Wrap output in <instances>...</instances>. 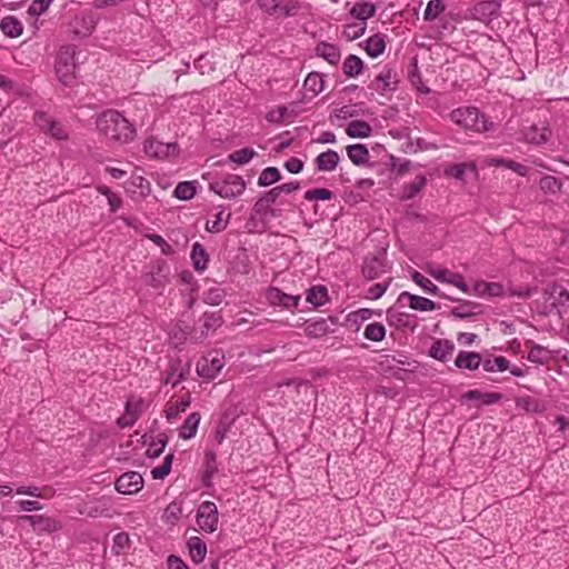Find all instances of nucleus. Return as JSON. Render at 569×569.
<instances>
[{"label": "nucleus", "instance_id": "1", "mask_svg": "<svg viewBox=\"0 0 569 569\" xmlns=\"http://www.w3.org/2000/svg\"><path fill=\"white\" fill-rule=\"evenodd\" d=\"M97 128L110 140L127 143L134 137L133 126L118 111H103L97 119Z\"/></svg>", "mask_w": 569, "mask_h": 569}, {"label": "nucleus", "instance_id": "2", "mask_svg": "<svg viewBox=\"0 0 569 569\" xmlns=\"http://www.w3.org/2000/svg\"><path fill=\"white\" fill-rule=\"evenodd\" d=\"M450 120L457 126L478 133L493 129V123L476 107H460L449 114Z\"/></svg>", "mask_w": 569, "mask_h": 569}, {"label": "nucleus", "instance_id": "3", "mask_svg": "<svg viewBox=\"0 0 569 569\" xmlns=\"http://www.w3.org/2000/svg\"><path fill=\"white\" fill-rule=\"evenodd\" d=\"M76 51L74 44H64L60 47L56 57V74L59 81L68 87L73 86L76 81Z\"/></svg>", "mask_w": 569, "mask_h": 569}, {"label": "nucleus", "instance_id": "4", "mask_svg": "<svg viewBox=\"0 0 569 569\" xmlns=\"http://www.w3.org/2000/svg\"><path fill=\"white\" fill-rule=\"evenodd\" d=\"M247 188L246 181L239 174L228 173L209 184V189L224 199H233L241 196Z\"/></svg>", "mask_w": 569, "mask_h": 569}, {"label": "nucleus", "instance_id": "5", "mask_svg": "<svg viewBox=\"0 0 569 569\" xmlns=\"http://www.w3.org/2000/svg\"><path fill=\"white\" fill-rule=\"evenodd\" d=\"M218 508L212 501H203L197 510V525L206 532H213L218 527Z\"/></svg>", "mask_w": 569, "mask_h": 569}, {"label": "nucleus", "instance_id": "6", "mask_svg": "<svg viewBox=\"0 0 569 569\" xmlns=\"http://www.w3.org/2000/svg\"><path fill=\"white\" fill-rule=\"evenodd\" d=\"M170 267L166 260L153 261L144 274V282L153 288H161L169 281Z\"/></svg>", "mask_w": 569, "mask_h": 569}, {"label": "nucleus", "instance_id": "7", "mask_svg": "<svg viewBox=\"0 0 569 569\" xmlns=\"http://www.w3.org/2000/svg\"><path fill=\"white\" fill-rule=\"evenodd\" d=\"M143 399L141 397L130 396L124 406V415L117 419L120 428L132 427L143 412Z\"/></svg>", "mask_w": 569, "mask_h": 569}, {"label": "nucleus", "instance_id": "8", "mask_svg": "<svg viewBox=\"0 0 569 569\" xmlns=\"http://www.w3.org/2000/svg\"><path fill=\"white\" fill-rule=\"evenodd\" d=\"M389 267L386 261V250L383 249L379 254L367 257L362 264V276L367 280H375L381 274L388 272Z\"/></svg>", "mask_w": 569, "mask_h": 569}, {"label": "nucleus", "instance_id": "9", "mask_svg": "<svg viewBox=\"0 0 569 569\" xmlns=\"http://www.w3.org/2000/svg\"><path fill=\"white\" fill-rule=\"evenodd\" d=\"M266 299L273 307L292 310L298 307L301 297L299 295H288L277 287H270L267 289Z\"/></svg>", "mask_w": 569, "mask_h": 569}, {"label": "nucleus", "instance_id": "10", "mask_svg": "<svg viewBox=\"0 0 569 569\" xmlns=\"http://www.w3.org/2000/svg\"><path fill=\"white\" fill-rule=\"evenodd\" d=\"M146 154L152 158H168L178 154L179 148L177 143H164L156 138H149L143 143Z\"/></svg>", "mask_w": 569, "mask_h": 569}, {"label": "nucleus", "instance_id": "11", "mask_svg": "<svg viewBox=\"0 0 569 569\" xmlns=\"http://www.w3.org/2000/svg\"><path fill=\"white\" fill-rule=\"evenodd\" d=\"M143 487V478L139 472L130 471L121 475L116 481V490L122 495H132Z\"/></svg>", "mask_w": 569, "mask_h": 569}, {"label": "nucleus", "instance_id": "12", "mask_svg": "<svg viewBox=\"0 0 569 569\" xmlns=\"http://www.w3.org/2000/svg\"><path fill=\"white\" fill-rule=\"evenodd\" d=\"M223 358L218 353L202 357L197 362V373L204 379H213L223 367Z\"/></svg>", "mask_w": 569, "mask_h": 569}, {"label": "nucleus", "instance_id": "13", "mask_svg": "<svg viewBox=\"0 0 569 569\" xmlns=\"http://www.w3.org/2000/svg\"><path fill=\"white\" fill-rule=\"evenodd\" d=\"M70 32L80 38L89 37L96 29V20L92 14L80 13L69 23Z\"/></svg>", "mask_w": 569, "mask_h": 569}, {"label": "nucleus", "instance_id": "14", "mask_svg": "<svg viewBox=\"0 0 569 569\" xmlns=\"http://www.w3.org/2000/svg\"><path fill=\"white\" fill-rule=\"evenodd\" d=\"M429 274L436 280L445 283L452 284L465 293H470V287L465 282L462 274L452 272L449 269H430Z\"/></svg>", "mask_w": 569, "mask_h": 569}, {"label": "nucleus", "instance_id": "15", "mask_svg": "<svg viewBox=\"0 0 569 569\" xmlns=\"http://www.w3.org/2000/svg\"><path fill=\"white\" fill-rule=\"evenodd\" d=\"M402 308L395 306L390 307L387 310V319L390 325H395L397 327L411 328L415 329L417 327V317L410 313H407L401 310Z\"/></svg>", "mask_w": 569, "mask_h": 569}, {"label": "nucleus", "instance_id": "16", "mask_svg": "<svg viewBox=\"0 0 569 569\" xmlns=\"http://www.w3.org/2000/svg\"><path fill=\"white\" fill-rule=\"evenodd\" d=\"M445 174L452 177L461 182H467L469 177L477 178L478 170L476 163L470 161L448 166L445 169Z\"/></svg>", "mask_w": 569, "mask_h": 569}, {"label": "nucleus", "instance_id": "17", "mask_svg": "<svg viewBox=\"0 0 569 569\" xmlns=\"http://www.w3.org/2000/svg\"><path fill=\"white\" fill-rule=\"evenodd\" d=\"M20 519L29 522L38 531L54 532L61 529V523L58 520L43 515L23 516Z\"/></svg>", "mask_w": 569, "mask_h": 569}, {"label": "nucleus", "instance_id": "18", "mask_svg": "<svg viewBox=\"0 0 569 569\" xmlns=\"http://www.w3.org/2000/svg\"><path fill=\"white\" fill-rule=\"evenodd\" d=\"M279 194L274 188L266 191L253 204L252 212L260 218L267 217L268 214L274 216L271 204L274 203Z\"/></svg>", "mask_w": 569, "mask_h": 569}, {"label": "nucleus", "instance_id": "19", "mask_svg": "<svg viewBox=\"0 0 569 569\" xmlns=\"http://www.w3.org/2000/svg\"><path fill=\"white\" fill-rule=\"evenodd\" d=\"M427 182V174L423 172L417 173L415 179L406 182L402 186L401 193L399 196L400 200H411L418 197L422 190L425 189Z\"/></svg>", "mask_w": 569, "mask_h": 569}, {"label": "nucleus", "instance_id": "20", "mask_svg": "<svg viewBox=\"0 0 569 569\" xmlns=\"http://www.w3.org/2000/svg\"><path fill=\"white\" fill-rule=\"evenodd\" d=\"M550 137V130L546 126L532 124L527 128L523 132V138L527 142L533 144H542L548 141Z\"/></svg>", "mask_w": 569, "mask_h": 569}, {"label": "nucleus", "instance_id": "21", "mask_svg": "<svg viewBox=\"0 0 569 569\" xmlns=\"http://www.w3.org/2000/svg\"><path fill=\"white\" fill-rule=\"evenodd\" d=\"M397 305L400 308L409 307L412 310L426 311L427 298L403 291L399 295Z\"/></svg>", "mask_w": 569, "mask_h": 569}, {"label": "nucleus", "instance_id": "22", "mask_svg": "<svg viewBox=\"0 0 569 569\" xmlns=\"http://www.w3.org/2000/svg\"><path fill=\"white\" fill-rule=\"evenodd\" d=\"M482 363L478 352L460 351L455 359V365L459 369L476 370Z\"/></svg>", "mask_w": 569, "mask_h": 569}, {"label": "nucleus", "instance_id": "23", "mask_svg": "<svg viewBox=\"0 0 569 569\" xmlns=\"http://www.w3.org/2000/svg\"><path fill=\"white\" fill-rule=\"evenodd\" d=\"M339 160V153L336 150L328 149L316 158L315 163L319 171H332L337 168Z\"/></svg>", "mask_w": 569, "mask_h": 569}, {"label": "nucleus", "instance_id": "24", "mask_svg": "<svg viewBox=\"0 0 569 569\" xmlns=\"http://www.w3.org/2000/svg\"><path fill=\"white\" fill-rule=\"evenodd\" d=\"M455 349L453 342L449 340H436L429 348V357L446 361L451 357Z\"/></svg>", "mask_w": 569, "mask_h": 569}, {"label": "nucleus", "instance_id": "25", "mask_svg": "<svg viewBox=\"0 0 569 569\" xmlns=\"http://www.w3.org/2000/svg\"><path fill=\"white\" fill-rule=\"evenodd\" d=\"M376 82L378 83V90H395L398 83L397 73L392 68L385 67L376 77Z\"/></svg>", "mask_w": 569, "mask_h": 569}, {"label": "nucleus", "instance_id": "26", "mask_svg": "<svg viewBox=\"0 0 569 569\" xmlns=\"http://www.w3.org/2000/svg\"><path fill=\"white\" fill-rule=\"evenodd\" d=\"M190 557L194 563H200L204 560L207 555V546L204 541L197 537H190L187 541Z\"/></svg>", "mask_w": 569, "mask_h": 569}, {"label": "nucleus", "instance_id": "27", "mask_svg": "<svg viewBox=\"0 0 569 569\" xmlns=\"http://www.w3.org/2000/svg\"><path fill=\"white\" fill-rule=\"evenodd\" d=\"M348 158L356 166H363L369 162V150L365 144L356 143L347 147Z\"/></svg>", "mask_w": 569, "mask_h": 569}, {"label": "nucleus", "instance_id": "28", "mask_svg": "<svg viewBox=\"0 0 569 569\" xmlns=\"http://www.w3.org/2000/svg\"><path fill=\"white\" fill-rule=\"evenodd\" d=\"M212 220L207 221L206 229L209 232L218 233L227 228L229 220L231 218V213L226 212L224 209H220L212 216Z\"/></svg>", "mask_w": 569, "mask_h": 569}, {"label": "nucleus", "instance_id": "29", "mask_svg": "<svg viewBox=\"0 0 569 569\" xmlns=\"http://www.w3.org/2000/svg\"><path fill=\"white\" fill-rule=\"evenodd\" d=\"M379 363H380L382 370H385V371L393 370V373L396 376H398L399 378H401L399 376V371H401V372L407 371V369H402L400 367V365H402V366L409 365V362L407 361V357L403 355H399V357L390 356V355L383 356Z\"/></svg>", "mask_w": 569, "mask_h": 569}, {"label": "nucleus", "instance_id": "30", "mask_svg": "<svg viewBox=\"0 0 569 569\" xmlns=\"http://www.w3.org/2000/svg\"><path fill=\"white\" fill-rule=\"evenodd\" d=\"M200 419L201 417L199 412L190 413L179 429V437L182 439L193 438L197 433Z\"/></svg>", "mask_w": 569, "mask_h": 569}, {"label": "nucleus", "instance_id": "31", "mask_svg": "<svg viewBox=\"0 0 569 569\" xmlns=\"http://www.w3.org/2000/svg\"><path fill=\"white\" fill-rule=\"evenodd\" d=\"M202 322L201 336H207L209 331H214L223 323L220 312H204L199 319Z\"/></svg>", "mask_w": 569, "mask_h": 569}, {"label": "nucleus", "instance_id": "32", "mask_svg": "<svg viewBox=\"0 0 569 569\" xmlns=\"http://www.w3.org/2000/svg\"><path fill=\"white\" fill-rule=\"evenodd\" d=\"M191 259H192L193 268L197 271L202 272L207 269V266L209 262V256L201 243L194 242L192 244Z\"/></svg>", "mask_w": 569, "mask_h": 569}, {"label": "nucleus", "instance_id": "33", "mask_svg": "<svg viewBox=\"0 0 569 569\" xmlns=\"http://www.w3.org/2000/svg\"><path fill=\"white\" fill-rule=\"evenodd\" d=\"M204 472L202 482L204 486H210L213 476L218 471L217 455L213 450H207L204 453Z\"/></svg>", "mask_w": 569, "mask_h": 569}, {"label": "nucleus", "instance_id": "34", "mask_svg": "<svg viewBox=\"0 0 569 569\" xmlns=\"http://www.w3.org/2000/svg\"><path fill=\"white\" fill-rule=\"evenodd\" d=\"M488 164L492 167H506L521 177H526L529 173V169L526 166L511 159L490 158Z\"/></svg>", "mask_w": 569, "mask_h": 569}, {"label": "nucleus", "instance_id": "35", "mask_svg": "<svg viewBox=\"0 0 569 569\" xmlns=\"http://www.w3.org/2000/svg\"><path fill=\"white\" fill-rule=\"evenodd\" d=\"M350 14L361 20L362 22H366L367 19L373 17L376 14V6L372 2L369 1H361L357 2L351 9Z\"/></svg>", "mask_w": 569, "mask_h": 569}, {"label": "nucleus", "instance_id": "36", "mask_svg": "<svg viewBox=\"0 0 569 569\" xmlns=\"http://www.w3.org/2000/svg\"><path fill=\"white\" fill-rule=\"evenodd\" d=\"M316 53L327 60L330 64H337L340 60L339 49L331 43L320 42L316 47Z\"/></svg>", "mask_w": 569, "mask_h": 569}, {"label": "nucleus", "instance_id": "37", "mask_svg": "<svg viewBox=\"0 0 569 569\" xmlns=\"http://www.w3.org/2000/svg\"><path fill=\"white\" fill-rule=\"evenodd\" d=\"M371 131V126L363 120H353L346 128V133L350 138H367Z\"/></svg>", "mask_w": 569, "mask_h": 569}, {"label": "nucleus", "instance_id": "38", "mask_svg": "<svg viewBox=\"0 0 569 569\" xmlns=\"http://www.w3.org/2000/svg\"><path fill=\"white\" fill-rule=\"evenodd\" d=\"M1 31L10 38L19 37L23 31L22 23L14 17H4L0 22Z\"/></svg>", "mask_w": 569, "mask_h": 569}, {"label": "nucleus", "instance_id": "39", "mask_svg": "<svg viewBox=\"0 0 569 569\" xmlns=\"http://www.w3.org/2000/svg\"><path fill=\"white\" fill-rule=\"evenodd\" d=\"M306 300L315 307L323 306L328 301V290L325 286H313L307 290Z\"/></svg>", "mask_w": 569, "mask_h": 569}, {"label": "nucleus", "instance_id": "40", "mask_svg": "<svg viewBox=\"0 0 569 569\" xmlns=\"http://www.w3.org/2000/svg\"><path fill=\"white\" fill-rule=\"evenodd\" d=\"M446 7L445 0H429V38L439 37L440 32L432 33L435 24H431V22H433L435 19L445 11Z\"/></svg>", "mask_w": 569, "mask_h": 569}, {"label": "nucleus", "instance_id": "41", "mask_svg": "<svg viewBox=\"0 0 569 569\" xmlns=\"http://www.w3.org/2000/svg\"><path fill=\"white\" fill-rule=\"evenodd\" d=\"M363 61L356 54L348 56L342 64L343 73L350 78H355L361 73Z\"/></svg>", "mask_w": 569, "mask_h": 569}, {"label": "nucleus", "instance_id": "42", "mask_svg": "<svg viewBox=\"0 0 569 569\" xmlns=\"http://www.w3.org/2000/svg\"><path fill=\"white\" fill-rule=\"evenodd\" d=\"M385 37L380 33L371 36L366 41V51L372 58H377L378 56H380L385 51Z\"/></svg>", "mask_w": 569, "mask_h": 569}, {"label": "nucleus", "instance_id": "43", "mask_svg": "<svg viewBox=\"0 0 569 569\" xmlns=\"http://www.w3.org/2000/svg\"><path fill=\"white\" fill-rule=\"evenodd\" d=\"M408 78L410 83L421 93H427V87L422 81L421 72L418 69L417 59L412 58L410 68L408 71Z\"/></svg>", "mask_w": 569, "mask_h": 569}, {"label": "nucleus", "instance_id": "44", "mask_svg": "<svg viewBox=\"0 0 569 569\" xmlns=\"http://www.w3.org/2000/svg\"><path fill=\"white\" fill-rule=\"evenodd\" d=\"M323 79L317 72H311L307 76L303 82V88L306 91L310 92L312 96H317L323 90Z\"/></svg>", "mask_w": 569, "mask_h": 569}, {"label": "nucleus", "instance_id": "45", "mask_svg": "<svg viewBox=\"0 0 569 569\" xmlns=\"http://www.w3.org/2000/svg\"><path fill=\"white\" fill-rule=\"evenodd\" d=\"M330 331H331L330 326L328 323V320H326V319H319L313 322H309L306 327L307 335L309 337H315V338L323 337Z\"/></svg>", "mask_w": 569, "mask_h": 569}, {"label": "nucleus", "instance_id": "46", "mask_svg": "<svg viewBox=\"0 0 569 569\" xmlns=\"http://www.w3.org/2000/svg\"><path fill=\"white\" fill-rule=\"evenodd\" d=\"M281 179V173L276 167L263 169L258 178L259 187H269Z\"/></svg>", "mask_w": 569, "mask_h": 569}, {"label": "nucleus", "instance_id": "47", "mask_svg": "<svg viewBox=\"0 0 569 569\" xmlns=\"http://www.w3.org/2000/svg\"><path fill=\"white\" fill-rule=\"evenodd\" d=\"M483 370L487 372L506 371L509 369V360L503 356L487 359L482 362Z\"/></svg>", "mask_w": 569, "mask_h": 569}, {"label": "nucleus", "instance_id": "48", "mask_svg": "<svg viewBox=\"0 0 569 569\" xmlns=\"http://www.w3.org/2000/svg\"><path fill=\"white\" fill-rule=\"evenodd\" d=\"M257 156L252 148H242L231 152L228 160L237 164H246Z\"/></svg>", "mask_w": 569, "mask_h": 569}, {"label": "nucleus", "instance_id": "49", "mask_svg": "<svg viewBox=\"0 0 569 569\" xmlns=\"http://www.w3.org/2000/svg\"><path fill=\"white\" fill-rule=\"evenodd\" d=\"M176 198L180 200H190L196 194V186L193 181L179 182L173 191Z\"/></svg>", "mask_w": 569, "mask_h": 569}, {"label": "nucleus", "instance_id": "50", "mask_svg": "<svg viewBox=\"0 0 569 569\" xmlns=\"http://www.w3.org/2000/svg\"><path fill=\"white\" fill-rule=\"evenodd\" d=\"M539 187L546 193L556 194L561 190L562 182L553 176H543L539 181Z\"/></svg>", "mask_w": 569, "mask_h": 569}, {"label": "nucleus", "instance_id": "51", "mask_svg": "<svg viewBox=\"0 0 569 569\" xmlns=\"http://www.w3.org/2000/svg\"><path fill=\"white\" fill-rule=\"evenodd\" d=\"M385 326L379 322L369 323L363 331L365 338L371 341H381L385 338Z\"/></svg>", "mask_w": 569, "mask_h": 569}, {"label": "nucleus", "instance_id": "52", "mask_svg": "<svg viewBox=\"0 0 569 569\" xmlns=\"http://www.w3.org/2000/svg\"><path fill=\"white\" fill-rule=\"evenodd\" d=\"M480 306L472 301H465L452 309V315L458 318H468L477 313Z\"/></svg>", "mask_w": 569, "mask_h": 569}, {"label": "nucleus", "instance_id": "53", "mask_svg": "<svg viewBox=\"0 0 569 569\" xmlns=\"http://www.w3.org/2000/svg\"><path fill=\"white\" fill-rule=\"evenodd\" d=\"M190 397L188 396L170 405L166 409V418L168 419V421H172L173 419H176L180 412H183L190 406Z\"/></svg>", "mask_w": 569, "mask_h": 569}, {"label": "nucleus", "instance_id": "54", "mask_svg": "<svg viewBox=\"0 0 569 569\" xmlns=\"http://www.w3.org/2000/svg\"><path fill=\"white\" fill-rule=\"evenodd\" d=\"M172 460H173V455L172 453L167 455L163 459V462L160 466H158L151 470L152 478L153 479H163L166 476H168L171 470Z\"/></svg>", "mask_w": 569, "mask_h": 569}, {"label": "nucleus", "instance_id": "55", "mask_svg": "<svg viewBox=\"0 0 569 569\" xmlns=\"http://www.w3.org/2000/svg\"><path fill=\"white\" fill-rule=\"evenodd\" d=\"M34 122L37 124V127L46 134H48L51 130V126L53 124V122L56 121L54 119H52L49 114H47L46 112L43 111H37L34 113Z\"/></svg>", "mask_w": 569, "mask_h": 569}, {"label": "nucleus", "instance_id": "56", "mask_svg": "<svg viewBox=\"0 0 569 569\" xmlns=\"http://www.w3.org/2000/svg\"><path fill=\"white\" fill-rule=\"evenodd\" d=\"M34 122L37 124V127L46 134H48L51 130V126L53 124V122L56 121L54 119H52L49 114H47L46 112L43 111H37L34 113Z\"/></svg>", "mask_w": 569, "mask_h": 569}, {"label": "nucleus", "instance_id": "57", "mask_svg": "<svg viewBox=\"0 0 569 569\" xmlns=\"http://www.w3.org/2000/svg\"><path fill=\"white\" fill-rule=\"evenodd\" d=\"M391 282V278L388 279L386 282H379L370 286L365 297L370 300H377L383 296V293L387 291L389 284Z\"/></svg>", "mask_w": 569, "mask_h": 569}, {"label": "nucleus", "instance_id": "58", "mask_svg": "<svg viewBox=\"0 0 569 569\" xmlns=\"http://www.w3.org/2000/svg\"><path fill=\"white\" fill-rule=\"evenodd\" d=\"M333 198V192L326 188H316L306 191L305 199L308 201L312 200H330Z\"/></svg>", "mask_w": 569, "mask_h": 569}, {"label": "nucleus", "instance_id": "59", "mask_svg": "<svg viewBox=\"0 0 569 569\" xmlns=\"http://www.w3.org/2000/svg\"><path fill=\"white\" fill-rule=\"evenodd\" d=\"M301 9V3L298 0H282L279 11L283 17H293Z\"/></svg>", "mask_w": 569, "mask_h": 569}, {"label": "nucleus", "instance_id": "60", "mask_svg": "<svg viewBox=\"0 0 569 569\" xmlns=\"http://www.w3.org/2000/svg\"><path fill=\"white\" fill-rule=\"evenodd\" d=\"M366 22L348 24L343 31L345 36L349 40H356L361 37L366 31Z\"/></svg>", "mask_w": 569, "mask_h": 569}, {"label": "nucleus", "instance_id": "61", "mask_svg": "<svg viewBox=\"0 0 569 569\" xmlns=\"http://www.w3.org/2000/svg\"><path fill=\"white\" fill-rule=\"evenodd\" d=\"M282 0H257L258 7L269 16H274L279 12Z\"/></svg>", "mask_w": 569, "mask_h": 569}, {"label": "nucleus", "instance_id": "62", "mask_svg": "<svg viewBox=\"0 0 569 569\" xmlns=\"http://www.w3.org/2000/svg\"><path fill=\"white\" fill-rule=\"evenodd\" d=\"M547 353L548 352L543 347L536 345L530 349L528 360L535 363H543L548 358Z\"/></svg>", "mask_w": 569, "mask_h": 569}, {"label": "nucleus", "instance_id": "63", "mask_svg": "<svg viewBox=\"0 0 569 569\" xmlns=\"http://www.w3.org/2000/svg\"><path fill=\"white\" fill-rule=\"evenodd\" d=\"M518 408H521L528 412H538L539 403L530 396L520 397L516 400Z\"/></svg>", "mask_w": 569, "mask_h": 569}, {"label": "nucleus", "instance_id": "64", "mask_svg": "<svg viewBox=\"0 0 569 569\" xmlns=\"http://www.w3.org/2000/svg\"><path fill=\"white\" fill-rule=\"evenodd\" d=\"M358 114H359L358 104L342 106L341 108L335 110V116L338 119H342V120L353 118Z\"/></svg>", "mask_w": 569, "mask_h": 569}]
</instances>
